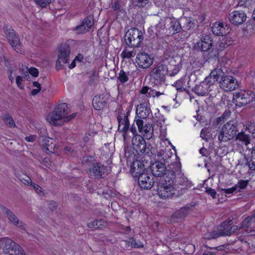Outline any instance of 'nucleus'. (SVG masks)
Segmentation results:
<instances>
[{
  "instance_id": "obj_21",
  "label": "nucleus",
  "mask_w": 255,
  "mask_h": 255,
  "mask_svg": "<svg viewBox=\"0 0 255 255\" xmlns=\"http://www.w3.org/2000/svg\"><path fill=\"white\" fill-rule=\"evenodd\" d=\"M167 35L174 34L178 33L181 29L179 21L173 18H166Z\"/></svg>"
},
{
  "instance_id": "obj_60",
  "label": "nucleus",
  "mask_w": 255,
  "mask_h": 255,
  "mask_svg": "<svg viewBox=\"0 0 255 255\" xmlns=\"http://www.w3.org/2000/svg\"><path fill=\"white\" fill-rule=\"evenodd\" d=\"M36 138V136L35 135H30L25 137V139L28 142H33L35 140Z\"/></svg>"
},
{
  "instance_id": "obj_27",
  "label": "nucleus",
  "mask_w": 255,
  "mask_h": 255,
  "mask_svg": "<svg viewBox=\"0 0 255 255\" xmlns=\"http://www.w3.org/2000/svg\"><path fill=\"white\" fill-rule=\"evenodd\" d=\"M93 106L96 110H101L107 106V101L103 95L95 96L93 99Z\"/></svg>"
},
{
  "instance_id": "obj_39",
  "label": "nucleus",
  "mask_w": 255,
  "mask_h": 255,
  "mask_svg": "<svg viewBox=\"0 0 255 255\" xmlns=\"http://www.w3.org/2000/svg\"><path fill=\"white\" fill-rule=\"evenodd\" d=\"M129 73L122 70L119 74L118 79L122 84L127 82L128 80Z\"/></svg>"
},
{
  "instance_id": "obj_41",
  "label": "nucleus",
  "mask_w": 255,
  "mask_h": 255,
  "mask_svg": "<svg viewBox=\"0 0 255 255\" xmlns=\"http://www.w3.org/2000/svg\"><path fill=\"white\" fill-rule=\"evenodd\" d=\"M82 23L89 29H90L94 24L93 18L91 16H88L84 19Z\"/></svg>"
},
{
  "instance_id": "obj_15",
  "label": "nucleus",
  "mask_w": 255,
  "mask_h": 255,
  "mask_svg": "<svg viewBox=\"0 0 255 255\" xmlns=\"http://www.w3.org/2000/svg\"><path fill=\"white\" fill-rule=\"evenodd\" d=\"M247 14L242 10H234L229 15V20L233 25H240L247 20Z\"/></svg>"
},
{
  "instance_id": "obj_53",
  "label": "nucleus",
  "mask_w": 255,
  "mask_h": 255,
  "mask_svg": "<svg viewBox=\"0 0 255 255\" xmlns=\"http://www.w3.org/2000/svg\"><path fill=\"white\" fill-rule=\"evenodd\" d=\"M148 0H132L133 4L139 7L143 6Z\"/></svg>"
},
{
  "instance_id": "obj_63",
  "label": "nucleus",
  "mask_w": 255,
  "mask_h": 255,
  "mask_svg": "<svg viewBox=\"0 0 255 255\" xmlns=\"http://www.w3.org/2000/svg\"><path fill=\"white\" fill-rule=\"evenodd\" d=\"M83 59V56L82 54H78L77 56L75 57L74 58L75 61L81 62Z\"/></svg>"
},
{
  "instance_id": "obj_58",
  "label": "nucleus",
  "mask_w": 255,
  "mask_h": 255,
  "mask_svg": "<svg viewBox=\"0 0 255 255\" xmlns=\"http://www.w3.org/2000/svg\"><path fill=\"white\" fill-rule=\"evenodd\" d=\"M95 134V133L93 132H89L88 133H86L84 137V140L86 142L89 141L94 136Z\"/></svg>"
},
{
  "instance_id": "obj_2",
  "label": "nucleus",
  "mask_w": 255,
  "mask_h": 255,
  "mask_svg": "<svg viewBox=\"0 0 255 255\" xmlns=\"http://www.w3.org/2000/svg\"><path fill=\"white\" fill-rule=\"evenodd\" d=\"M177 57L179 59L180 61L178 64L173 65V68H172V66L170 64L169 67L166 65L164 61V64H159L152 69L150 74V76L157 81H160L164 79V76L166 74L173 76L177 74L180 68V63L181 61L180 57L177 56Z\"/></svg>"
},
{
  "instance_id": "obj_9",
  "label": "nucleus",
  "mask_w": 255,
  "mask_h": 255,
  "mask_svg": "<svg viewBox=\"0 0 255 255\" xmlns=\"http://www.w3.org/2000/svg\"><path fill=\"white\" fill-rule=\"evenodd\" d=\"M153 57L145 52H140L137 54L135 59V63L139 68L146 69L153 64Z\"/></svg>"
},
{
  "instance_id": "obj_35",
  "label": "nucleus",
  "mask_w": 255,
  "mask_h": 255,
  "mask_svg": "<svg viewBox=\"0 0 255 255\" xmlns=\"http://www.w3.org/2000/svg\"><path fill=\"white\" fill-rule=\"evenodd\" d=\"M182 21L184 22L183 26L185 30H189L192 29L195 26V21L191 18L184 17L181 19Z\"/></svg>"
},
{
  "instance_id": "obj_40",
  "label": "nucleus",
  "mask_w": 255,
  "mask_h": 255,
  "mask_svg": "<svg viewBox=\"0 0 255 255\" xmlns=\"http://www.w3.org/2000/svg\"><path fill=\"white\" fill-rule=\"evenodd\" d=\"M252 222H255V212L252 216H249L244 220L243 225L245 227H248L250 226Z\"/></svg>"
},
{
  "instance_id": "obj_48",
  "label": "nucleus",
  "mask_w": 255,
  "mask_h": 255,
  "mask_svg": "<svg viewBox=\"0 0 255 255\" xmlns=\"http://www.w3.org/2000/svg\"><path fill=\"white\" fill-rule=\"evenodd\" d=\"M254 2V0H238V4L240 6L248 7Z\"/></svg>"
},
{
  "instance_id": "obj_31",
  "label": "nucleus",
  "mask_w": 255,
  "mask_h": 255,
  "mask_svg": "<svg viewBox=\"0 0 255 255\" xmlns=\"http://www.w3.org/2000/svg\"><path fill=\"white\" fill-rule=\"evenodd\" d=\"M234 142H236V144H239V142H241V145H247L250 143V139L248 134H245L244 132L241 131L237 135Z\"/></svg>"
},
{
  "instance_id": "obj_7",
  "label": "nucleus",
  "mask_w": 255,
  "mask_h": 255,
  "mask_svg": "<svg viewBox=\"0 0 255 255\" xmlns=\"http://www.w3.org/2000/svg\"><path fill=\"white\" fill-rule=\"evenodd\" d=\"M237 132V126L233 121L225 124L218 135L221 141L226 142L233 139Z\"/></svg>"
},
{
  "instance_id": "obj_45",
  "label": "nucleus",
  "mask_w": 255,
  "mask_h": 255,
  "mask_svg": "<svg viewBox=\"0 0 255 255\" xmlns=\"http://www.w3.org/2000/svg\"><path fill=\"white\" fill-rule=\"evenodd\" d=\"M37 5L41 7H46L51 1V0H33Z\"/></svg>"
},
{
  "instance_id": "obj_50",
  "label": "nucleus",
  "mask_w": 255,
  "mask_h": 255,
  "mask_svg": "<svg viewBox=\"0 0 255 255\" xmlns=\"http://www.w3.org/2000/svg\"><path fill=\"white\" fill-rule=\"evenodd\" d=\"M173 156V154L172 152H170V149L165 148V151L163 152L162 154V159H164V161L167 160L169 158H171Z\"/></svg>"
},
{
  "instance_id": "obj_47",
  "label": "nucleus",
  "mask_w": 255,
  "mask_h": 255,
  "mask_svg": "<svg viewBox=\"0 0 255 255\" xmlns=\"http://www.w3.org/2000/svg\"><path fill=\"white\" fill-rule=\"evenodd\" d=\"M43 163L46 167H48L51 170L56 169L55 166L52 164L49 157L44 158L43 160Z\"/></svg>"
},
{
  "instance_id": "obj_23",
  "label": "nucleus",
  "mask_w": 255,
  "mask_h": 255,
  "mask_svg": "<svg viewBox=\"0 0 255 255\" xmlns=\"http://www.w3.org/2000/svg\"><path fill=\"white\" fill-rule=\"evenodd\" d=\"M139 186L144 189H148L152 187L154 181L153 178L150 177L147 173L142 174L138 178Z\"/></svg>"
},
{
  "instance_id": "obj_61",
  "label": "nucleus",
  "mask_w": 255,
  "mask_h": 255,
  "mask_svg": "<svg viewBox=\"0 0 255 255\" xmlns=\"http://www.w3.org/2000/svg\"><path fill=\"white\" fill-rule=\"evenodd\" d=\"M57 206V204L56 202L53 201L50 202V204H49V208L51 210H54L56 208Z\"/></svg>"
},
{
  "instance_id": "obj_4",
  "label": "nucleus",
  "mask_w": 255,
  "mask_h": 255,
  "mask_svg": "<svg viewBox=\"0 0 255 255\" xmlns=\"http://www.w3.org/2000/svg\"><path fill=\"white\" fill-rule=\"evenodd\" d=\"M0 248L9 255H25L23 250L17 244L7 237L0 239Z\"/></svg>"
},
{
  "instance_id": "obj_34",
  "label": "nucleus",
  "mask_w": 255,
  "mask_h": 255,
  "mask_svg": "<svg viewBox=\"0 0 255 255\" xmlns=\"http://www.w3.org/2000/svg\"><path fill=\"white\" fill-rule=\"evenodd\" d=\"M107 225L106 222L102 219L99 220H93L89 222L87 226L90 228L100 229Z\"/></svg>"
},
{
  "instance_id": "obj_33",
  "label": "nucleus",
  "mask_w": 255,
  "mask_h": 255,
  "mask_svg": "<svg viewBox=\"0 0 255 255\" xmlns=\"http://www.w3.org/2000/svg\"><path fill=\"white\" fill-rule=\"evenodd\" d=\"M42 144L45 146L46 150L50 152H53L54 151L55 144L53 143V139L49 137H42L40 139Z\"/></svg>"
},
{
  "instance_id": "obj_43",
  "label": "nucleus",
  "mask_w": 255,
  "mask_h": 255,
  "mask_svg": "<svg viewBox=\"0 0 255 255\" xmlns=\"http://www.w3.org/2000/svg\"><path fill=\"white\" fill-rule=\"evenodd\" d=\"M249 181L246 180H241L239 181L238 182V184L235 185V186H237V189L238 192L240 191L241 189H245L247 185L248 184Z\"/></svg>"
},
{
  "instance_id": "obj_13",
  "label": "nucleus",
  "mask_w": 255,
  "mask_h": 255,
  "mask_svg": "<svg viewBox=\"0 0 255 255\" xmlns=\"http://www.w3.org/2000/svg\"><path fill=\"white\" fill-rule=\"evenodd\" d=\"M166 18L160 20L158 23L154 26L150 27L148 31L151 32V35H155L157 37H162L164 35H167V28Z\"/></svg>"
},
{
  "instance_id": "obj_29",
  "label": "nucleus",
  "mask_w": 255,
  "mask_h": 255,
  "mask_svg": "<svg viewBox=\"0 0 255 255\" xmlns=\"http://www.w3.org/2000/svg\"><path fill=\"white\" fill-rule=\"evenodd\" d=\"M230 224L223 222L220 227V235L222 236L230 235L232 233H235L238 229L237 226L234 225L230 226Z\"/></svg>"
},
{
  "instance_id": "obj_10",
  "label": "nucleus",
  "mask_w": 255,
  "mask_h": 255,
  "mask_svg": "<svg viewBox=\"0 0 255 255\" xmlns=\"http://www.w3.org/2000/svg\"><path fill=\"white\" fill-rule=\"evenodd\" d=\"M219 86L225 92H232L238 87V82L233 76L226 75L220 82Z\"/></svg>"
},
{
  "instance_id": "obj_36",
  "label": "nucleus",
  "mask_w": 255,
  "mask_h": 255,
  "mask_svg": "<svg viewBox=\"0 0 255 255\" xmlns=\"http://www.w3.org/2000/svg\"><path fill=\"white\" fill-rule=\"evenodd\" d=\"M250 151L249 158L250 159L248 163L250 169L255 170V147L252 148Z\"/></svg>"
},
{
  "instance_id": "obj_62",
  "label": "nucleus",
  "mask_w": 255,
  "mask_h": 255,
  "mask_svg": "<svg viewBox=\"0 0 255 255\" xmlns=\"http://www.w3.org/2000/svg\"><path fill=\"white\" fill-rule=\"evenodd\" d=\"M114 10H117L120 9V4L118 1L115 2L112 6Z\"/></svg>"
},
{
  "instance_id": "obj_56",
  "label": "nucleus",
  "mask_w": 255,
  "mask_h": 255,
  "mask_svg": "<svg viewBox=\"0 0 255 255\" xmlns=\"http://www.w3.org/2000/svg\"><path fill=\"white\" fill-rule=\"evenodd\" d=\"M28 72L34 77L38 76L39 73L38 69L34 67L28 69Z\"/></svg>"
},
{
  "instance_id": "obj_12",
  "label": "nucleus",
  "mask_w": 255,
  "mask_h": 255,
  "mask_svg": "<svg viewBox=\"0 0 255 255\" xmlns=\"http://www.w3.org/2000/svg\"><path fill=\"white\" fill-rule=\"evenodd\" d=\"M151 114L150 104L148 100H145L143 102L137 105L136 109V116L134 120H142L146 119Z\"/></svg>"
},
{
  "instance_id": "obj_38",
  "label": "nucleus",
  "mask_w": 255,
  "mask_h": 255,
  "mask_svg": "<svg viewBox=\"0 0 255 255\" xmlns=\"http://www.w3.org/2000/svg\"><path fill=\"white\" fill-rule=\"evenodd\" d=\"M222 236L220 235V229H218V231H214L210 233H207L203 235V238L205 239L210 240Z\"/></svg>"
},
{
  "instance_id": "obj_17",
  "label": "nucleus",
  "mask_w": 255,
  "mask_h": 255,
  "mask_svg": "<svg viewBox=\"0 0 255 255\" xmlns=\"http://www.w3.org/2000/svg\"><path fill=\"white\" fill-rule=\"evenodd\" d=\"M107 168L101 163H95L90 167L88 173L91 177L94 178L102 177L107 172Z\"/></svg>"
},
{
  "instance_id": "obj_16",
  "label": "nucleus",
  "mask_w": 255,
  "mask_h": 255,
  "mask_svg": "<svg viewBox=\"0 0 255 255\" xmlns=\"http://www.w3.org/2000/svg\"><path fill=\"white\" fill-rule=\"evenodd\" d=\"M117 119L119 123L118 130L123 132V136L125 137L129 128V123L128 116L126 115L125 111L122 110L119 111Z\"/></svg>"
},
{
  "instance_id": "obj_14",
  "label": "nucleus",
  "mask_w": 255,
  "mask_h": 255,
  "mask_svg": "<svg viewBox=\"0 0 255 255\" xmlns=\"http://www.w3.org/2000/svg\"><path fill=\"white\" fill-rule=\"evenodd\" d=\"M70 53V50L68 47H62L60 49L56 63L57 70L61 69L65 64L68 63Z\"/></svg>"
},
{
  "instance_id": "obj_57",
  "label": "nucleus",
  "mask_w": 255,
  "mask_h": 255,
  "mask_svg": "<svg viewBox=\"0 0 255 255\" xmlns=\"http://www.w3.org/2000/svg\"><path fill=\"white\" fill-rule=\"evenodd\" d=\"M206 191L207 193L209 194L211 196H212L213 198H216V192L213 189L211 188H206Z\"/></svg>"
},
{
  "instance_id": "obj_54",
  "label": "nucleus",
  "mask_w": 255,
  "mask_h": 255,
  "mask_svg": "<svg viewBox=\"0 0 255 255\" xmlns=\"http://www.w3.org/2000/svg\"><path fill=\"white\" fill-rule=\"evenodd\" d=\"M187 214V210L185 207L182 208L181 209L175 213V216H179L180 218H182Z\"/></svg>"
},
{
  "instance_id": "obj_37",
  "label": "nucleus",
  "mask_w": 255,
  "mask_h": 255,
  "mask_svg": "<svg viewBox=\"0 0 255 255\" xmlns=\"http://www.w3.org/2000/svg\"><path fill=\"white\" fill-rule=\"evenodd\" d=\"M4 123L10 128H14L15 126V123L12 117L8 114L5 115L2 117Z\"/></svg>"
},
{
  "instance_id": "obj_28",
  "label": "nucleus",
  "mask_w": 255,
  "mask_h": 255,
  "mask_svg": "<svg viewBox=\"0 0 255 255\" xmlns=\"http://www.w3.org/2000/svg\"><path fill=\"white\" fill-rule=\"evenodd\" d=\"M211 86L209 83H207L206 79H205V80L196 87L195 89L196 93L201 96H207L211 91Z\"/></svg>"
},
{
  "instance_id": "obj_25",
  "label": "nucleus",
  "mask_w": 255,
  "mask_h": 255,
  "mask_svg": "<svg viewBox=\"0 0 255 255\" xmlns=\"http://www.w3.org/2000/svg\"><path fill=\"white\" fill-rule=\"evenodd\" d=\"M4 213L9 221L16 226L17 228L20 229H24L25 225L21 221H20L17 217L9 209H5Z\"/></svg>"
},
{
  "instance_id": "obj_24",
  "label": "nucleus",
  "mask_w": 255,
  "mask_h": 255,
  "mask_svg": "<svg viewBox=\"0 0 255 255\" xmlns=\"http://www.w3.org/2000/svg\"><path fill=\"white\" fill-rule=\"evenodd\" d=\"M134 121L135 122L138 131L140 133L149 135H151L153 133V128L151 124H145L143 125L142 120H134Z\"/></svg>"
},
{
  "instance_id": "obj_26",
  "label": "nucleus",
  "mask_w": 255,
  "mask_h": 255,
  "mask_svg": "<svg viewBox=\"0 0 255 255\" xmlns=\"http://www.w3.org/2000/svg\"><path fill=\"white\" fill-rule=\"evenodd\" d=\"M197 47L202 51H207L212 46V41L208 36L202 37L196 43Z\"/></svg>"
},
{
  "instance_id": "obj_55",
  "label": "nucleus",
  "mask_w": 255,
  "mask_h": 255,
  "mask_svg": "<svg viewBox=\"0 0 255 255\" xmlns=\"http://www.w3.org/2000/svg\"><path fill=\"white\" fill-rule=\"evenodd\" d=\"M223 190L226 194H232L238 192L237 189V186H235L230 188L223 189Z\"/></svg>"
},
{
  "instance_id": "obj_19",
  "label": "nucleus",
  "mask_w": 255,
  "mask_h": 255,
  "mask_svg": "<svg viewBox=\"0 0 255 255\" xmlns=\"http://www.w3.org/2000/svg\"><path fill=\"white\" fill-rule=\"evenodd\" d=\"M212 31L215 35L224 36L230 32V26L225 22L216 21L212 26Z\"/></svg>"
},
{
  "instance_id": "obj_18",
  "label": "nucleus",
  "mask_w": 255,
  "mask_h": 255,
  "mask_svg": "<svg viewBox=\"0 0 255 255\" xmlns=\"http://www.w3.org/2000/svg\"><path fill=\"white\" fill-rule=\"evenodd\" d=\"M132 143L133 148L137 154L144 153L146 150V145L144 139L139 135H136L132 137Z\"/></svg>"
},
{
  "instance_id": "obj_46",
  "label": "nucleus",
  "mask_w": 255,
  "mask_h": 255,
  "mask_svg": "<svg viewBox=\"0 0 255 255\" xmlns=\"http://www.w3.org/2000/svg\"><path fill=\"white\" fill-rule=\"evenodd\" d=\"M134 55V53L132 51H129L128 49H124L121 53V56L124 58H130Z\"/></svg>"
},
{
  "instance_id": "obj_32",
  "label": "nucleus",
  "mask_w": 255,
  "mask_h": 255,
  "mask_svg": "<svg viewBox=\"0 0 255 255\" xmlns=\"http://www.w3.org/2000/svg\"><path fill=\"white\" fill-rule=\"evenodd\" d=\"M140 93L142 94L145 95L147 98L155 97H158L163 94L162 93L157 92L154 90L152 89L151 88H148L147 87L142 88L140 90Z\"/></svg>"
},
{
  "instance_id": "obj_20",
  "label": "nucleus",
  "mask_w": 255,
  "mask_h": 255,
  "mask_svg": "<svg viewBox=\"0 0 255 255\" xmlns=\"http://www.w3.org/2000/svg\"><path fill=\"white\" fill-rule=\"evenodd\" d=\"M225 75L221 68H216L213 70L209 75L205 79L207 83H209L210 85H214L216 82H218L220 84V82L223 80V77H225Z\"/></svg>"
},
{
  "instance_id": "obj_3",
  "label": "nucleus",
  "mask_w": 255,
  "mask_h": 255,
  "mask_svg": "<svg viewBox=\"0 0 255 255\" xmlns=\"http://www.w3.org/2000/svg\"><path fill=\"white\" fill-rule=\"evenodd\" d=\"M175 175L173 171H169L166 174L165 183H162L158 190V195L161 198H168L175 193L174 180Z\"/></svg>"
},
{
  "instance_id": "obj_51",
  "label": "nucleus",
  "mask_w": 255,
  "mask_h": 255,
  "mask_svg": "<svg viewBox=\"0 0 255 255\" xmlns=\"http://www.w3.org/2000/svg\"><path fill=\"white\" fill-rule=\"evenodd\" d=\"M36 191V192L40 195H45V190H43L41 187L37 185H36L35 183L31 184V186Z\"/></svg>"
},
{
  "instance_id": "obj_22",
  "label": "nucleus",
  "mask_w": 255,
  "mask_h": 255,
  "mask_svg": "<svg viewBox=\"0 0 255 255\" xmlns=\"http://www.w3.org/2000/svg\"><path fill=\"white\" fill-rule=\"evenodd\" d=\"M144 166L142 163L138 160L134 161L130 167V172L134 177H139L144 173Z\"/></svg>"
},
{
  "instance_id": "obj_6",
  "label": "nucleus",
  "mask_w": 255,
  "mask_h": 255,
  "mask_svg": "<svg viewBox=\"0 0 255 255\" xmlns=\"http://www.w3.org/2000/svg\"><path fill=\"white\" fill-rule=\"evenodd\" d=\"M255 100V94L249 91L240 90L234 94L233 102L237 106L241 107Z\"/></svg>"
},
{
  "instance_id": "obj_8",
  "label": "nucleus",
  "mask_w": 255,
  "mask_h": 255,
  "mask_svg": "<svg viewBox=\"0 0 255 255\" xmlns=\"http://www.w3.org/2000/svg\"><path fill=\"white\" fill-rule=\"evenodd\" d=\"M143 39L141 31L136 28H130L125 35V41L131 47H138Z\"/></svg>"
},
{
  "instance_id": "obj_30",
  "label": "nucleus",
  "mask_w": 255,
  "mask_h": 255,
  "mask_svg": "<svg viewBox=\"0 0 255 255\" xmlns=\"http://www.w3.org/2000/svg\"><path fill=\"white\" fill-rule=\"evenodd\" d=\"M177 50V47L175 45H168L164 52V55L167 58H169V63L170 64L173 66L174 65L173 64L174 56L176 54V51Z\"/></svg>"
},
{
  "instance_id": "obj_44",
  "label": "nucleus",
  "mask_w": 255,
  "mask_h": 255,
  "mask_svg": "<svg viewBox=\"0 0 255 255\" xmlns=\"http://www.w3.org/2000/svg\"><path fill=\"white\" fill-rule=\"evenodd\" d=\"M20 180L23 184L28 186H31V184H33L32 183L30 178L25 175L20 176Z\"/></svg>"
},
{
  "instance_id": "obj_59",
  "label": "nucleus",
  "mask_w": 255,
  "mask_h": 255,
  "mask_svg": "<svg viewBox=\"0 0 255 255\" xmlns=\"http://www.w3.org/2000/svg\"><path fill=\"white\" fill-rule=\"evenodd\" d=\"M22 78L20 76H18L16 78V83L18 88L20 89L23 88V86L22 85Z\"/></svg>"
},
{
  "instance_id": "obj_11",
  "label": "nucleus",
  "mask_w": 255,
  "mask_h": 255,
  "mask_svg": "<svg viewBox=\"0 0 255 255\" xmlns=\"http://www.w3.org/2000/svg\"><path fill=\"white\" fill-rule=\"evenodd\" d=\"M5 34L9 44L17 53H22L24 52L19 38L12 29L9 28L8 29H7L5 31Z\"/></svg>"
},
{
  "instance_id": "obj_42",
  "label": "nucleus",
  "mask_w": 255,
  "mask_h": 255,
  "mask_svg": "<svg viewBox=\"0 0 255 255\" xmlns=\"http://www.w3.org/2000/svg\"><path fill=\"white\" fill-rule=\"evenodd\" d=\"M245 127V129L246 130H248L249 132L251 133H255V123L253 122H248L244 126Z\"/></svg>"
},
{
  "instance_id": "obj_5",
  "label": "nucleus",
  "mask_w": 255,
  "mask_h": 255,
  "mask_svg": "<svg viewBox=\"0 0 255 255\" xmlns=\"http://www.w3.org/2000/svg\"><path fill=\"white\" fill-rule=\"evenodd\" d=\"M169 169L166 170V167L163 163L157 161L153 163L151 166V170L153 175L155 176H163L164 180L166 179V174L169 171H173L174 175L180 171V167L177 163L171 164L169 167Z\"/></svg>"
},
{
  "instance_id": "obj_1",
  "label": "nucleus",
  "mask_w": 255,
  "mask_h": 255,
  "mask_svg": "<svg viewBox=\"0 0 255 255\" xmlns=\"http://www.w3.org/2000/svg\"><path fill=\"white\" fill-rule=\"evenodd\" d=\"M70 110L66 103H61L56 106L54 110L50 112L46 120L50 125L59 126L74 119L76 113L69 114Z\"/></svg>"
},
{
  "instance_id": "obj_49",
  "label": "nucleus",
  "mask_w": 255,
  "mask_h": 255,
  "mask_svg": "<svg viewBox=\"0 0 255 255\" xmlns=\"http://www.w3.org/2000/svg\"><path fill=\"white\" fill-rule=\"evenodd\" d=\"M76 30L77 32L80 34H82L88 32L89 29L86 27L84 24L82 23L81 24L77 26L76 27Z\"/></svg>"
},
{
  "instance_id": "obj_52",
  "label": "nucleus",
  "mask_w": 255,
  "mask_h": 255,
  "mask_svg": "<svg viewBox=\"0 0 255 255\" xmlns=\"http://www.w3.org/2000/svg\"><path fill=\"white\" fill-rule=\"evenodd\" d=\"M129 243L130 244V246L133 248H142L143 247L142 243L140 241L136 242L132 239H130Z\"/></svg>"
},
{
  "instance_id": "obj_64",
  "label": "nucleus",
  "mask_w": 255,
  "mask_h": 255,
  "mask_svg": "<svg viewBox=\"0 0 255 255\" xmlns=\"http://www.w3.org/2000/svg\"><path fill=\"white\" fill-rule=\"evenodd\" d=\"M40 92V89H34L31 91V94L33 96L36 95Z\"/></svg>"
}]
</instances>
